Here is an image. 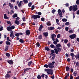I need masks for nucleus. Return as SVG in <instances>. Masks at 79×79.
<instances>
[{
    "instance_id": "f257e3e1",
    "label": "nucleus",
    "mask_w": 79,
    "mask_h": 79,
    "mask_svg": "<svg viewBox=\"0 0 79 79\" xmlns=\"http://www.w3.org/2000/svg\"><path fill=\"white\" fill-rule=\"evenodd\" d=\"M7 30L10 32V37H11L12 39H13V38L15 37V35H14V32L13 31H12V29H14L15 28V26H12L11 27H7Z\"/></svg>"
},
{
    "instance_id": "f03ea898",
    "label": "nucleus",
    "mask_w": 79,
    "mask_h": 79,
    "mask_svg": "<svg viewBox=\"0 0 79 79\" xmlns=\"http://www.w3.org/2000/svg\"><path fill=\"white\" fill-rule=\"evenodd\" d=\"M44 71H46L48 74H53V71L51 69H45Z\"/></svg>"
},
{
    "instance_id": "7ed1b4c3",
    "label": "nucleus",
    "mask_w": 79,
    "mask_h": 79,
    "mask_svg": "<svg viewBox=\"0 0 79 79\" xmlns=\"http://www.w3.org/2000/svg\"><path fill=\"white\" fill-rule=\"evenodd\" d=\"M32 18H34V19H37V18H40V16L38 15H32Z\"/></svg>"
},
{
    "instance_id": "20e7f679",
    "label": "nucleus",
    "mask_w": 79,
    "mask_h": 79,
    "mask_svg": "<svg viewBox=\"0 0 79 79\" xmlns=\"http://www.w3.org/2000/svg\"><path fill=\"white\" fill-rule=\"evenodd\" d=\"M76 35L73 34L70 35L69 36V37H70V39H74V38H76Z\"/></svg>"
},
{
    "instance_id": "39448f33",
    "label": "nucleus",
    "mask_w": 79,
    "mask_h": 79,
    "mask_svg": "<svg viewBox=\"0 0 79 79\" xmlns=\"http://www.w3.org/2000/svg\"><path fill=\"white\" fill-rule=\"evenodd\" d=\"M54 50H55V53L56 54H58V53L59 52V51L60 52L61 50V48H57L56 49H54Z\"/></svg>"
},
{
    "instance_id": "423d86ee",
    "label": "nucleus",
    "mask_w": 79,
    "mask_h": 79,
    "mask_svg": "<svg viewBox=\"0 0 79 79\" xmlns=\"http://www.w3.org/2000/svg\"><path fill=\"white\" fill-rule=\"evenodd\" d=\"M58 14H59L61 18H63V16H62V13H63V11H61L60 9H59L58 10Z\"/></svg>"
},
{
    "instance_id": "0eeeda50",
    "label": "nucleus",
    "mask_w": 79,
    "mask_h": 79,
    "mask_svg": "<svg viewBox=\"0 0 79 79\" xmlns=\"http://www.w3.org/2000/svg\"><path fill=\"white\" fill-rule=\"evenodd\" d=\"M73 11L74 12L77 10V5H75L73 6Z\"/></svg>"
},
{
    "instance_id": "6e6552de",
    "label": "nucleus",
    "mask_w": 79,
    "mask_h": 79,
    "mask_svg": "<svg viewBox=\"0 0 79 79\" xmlns=\"http://www.w3.org/2000/svg\"><path fill=\"white\" fill-rule=\"evenodd\" d=\"M48 67L50 69H52L54 68V66L53 64H52V63H50L48 64Z\"/></svg>"
},
{
    "instance_id": "1a4fd4ad",
    "label": "nucleus",
    "mask_w": 79,
    "mask_h": 79,
    "mask_svg": "<svg viewBox=\"0 0 79 79\" xmlns=\"http://www.w3.org/2000/svg\"><path fill=\"white\" fill-rule=\"evenodd\" d=\"M52 36V40L53 41L55 40V38L56 37V35L55 34H52L51 35Z\"/></svg>"
},
{
    "instance_id": "9d476101",
    "label": "nucleus",
    "mask_w": 79,
    "mask_h": 79,
    "mask_svg": "<svg viewBox=\"0 0 79 79\" xmlns=\"http://www.w3.org/2000/svg\"><path fill=\"white\" fill-rule=\"evenodd\" d=\"M9 5L11 10H12L13 8V5L11 3H9Z\"/></svg>"
},
{
    "instance_id": "9b49d317",
    "label": "nucleus",
    "mask_w": 79,
    "mask_h": 79,
    "mask_svg": "<svg viewBox=\"0 0 79 79\" xmlns=\"http://www.w3.org/2000/svg\"><path fill=\"white\" fill-rule=\"evenodd\" d=\"M5 78H6V79H8V78H10V77H11V75H10L7 73L6 76H5Z\"/></svg>"
},
{
    "instance_id": "f8f14e48",
    "label": "nucleus",
    "mask_w": 79,
    "mask_h": 79,
    "mask_svg": "<svg viewBox=\"0 0 79 79\" xmlns=\"http://www.w3.org/2000/svg\"><path fill=\"white\" fill-rule=\"evenodd\" d=\"M43 27H44V26H42V25H41L39 29V31H40V32H41V31H42V29Z\"/></svg>"
},
{
    "instance_id": "ddd939ff",
    "label": "nucleus",
    "mask_w": 79,
    "mask_h": 79,
    "mask_svg": "<svg viewBox=\"0 0 79 79\" xmlns=\"http://www.w3.org/2000/svg\"><path fill=\"white\" fill-rule=\"evenodd\" d=\"M70 56H72V60H74V56H75L74 55V53H71Z\"/></svg>"
},
{
    "instance_id": "4468645a",
    "label": "nucleus",
    "mask_w": 79,
    "mask_h": 79,
    "mask_svg": "<svg viewBox=\"0 0 79 79\" xmlns=\"http://www.w3.org/2000/svg\"><path fill=\"white\" fill-rule=\"evenodd\" d=\"M23 3V1H21L20 2L19 4H18L19 7H21V6H22V4Z\"/></svg>"
},
{
    "instance_id": "2eb2a0df",
    "label": "nucleus",
    "mask_w": 79,
    "mask_h": 79,
    "mask_svg": "<svg viewBox=\"0 0 79 79\" xmlns=\"http://www.w3.org/2000/svg\"><path fill=\"white\" fill-rule=\"evenodd\" d=\"M26 35H29L31 34L30 31L28 30L26 31Z\"/></svg>"
},
{
    "instance_id": "dca6fc26",
    "label": "nucleus",
    "mask_w": 79,
    "mask_h": 79,
    "mask_svg": "<svg viewBox=\"0 0 79 79\" xmlns=\"http://www.w3.org/2000/svg\"><path fill=\"white\" fill-rule=\"evenodd\" d=\"M7 62L10 64H13V61H12V60H9L7 61Z\"/></svg>"
},
{
    "instance_id": "f3484780",
    "label": "nucleus",
    "mask_w": 79,
    "mask_h": 79,
    "mask_svg": "<svg viewBox=\"0 0 79 79\" xmlns=\"http://www.w3.org/2000/svg\"><path fill=\"white\" fill-rule=\"evenodd\" d=\"M55 29V27H48V30H50V31H52V30H54Z\"/></svg>"
},
{
    "instance_id": "a211bd4d",
    "label": "nucleus",
    "mask_w": 79,
    "mask_h": 79,
    "mask_svg": "<svg viewBox=\"0 0 79 79\" xmlns=\"http://www.w3.org/2000/svg\"><path fill=\"white\" fill-rule=\"evenodd\" d=\"M4 19H9V18L8 17H7V16H6V14H4Z\"/></svg>"
},
{
    "instance_id": "6ab92c4d",
    "label": "nucleus",
    "mask_w": 79,
    "mask_h": 79,
    "mask_svg": "<svg viewBox=\"0 0 79 79\" xmlns=\"http://www.w3.org/2000/svg\"><path fill=\"white\" fill-rule=\"evenodd\" d=\"M56 47H58V48H60V47H61V45H60V44H58L56 45Z\"/></svg>"
},
{
    "instance_id": "aec40b11",
    "label": "nucleus",
    "mask_w": 79,
    "mask_h": 79,
    "mask_svg": "<svg viewBox=\"0 0 79 79\" xmlns=\"http://www.w3.org/2000/svg\"><path fill=\"white\" fill-rule=\"evenodd\" d=\"M15 24H17V25H19V22L18 20H16L15 22Z\"/></svg>"
},
{
    "instance_id": "412c9836",
    "label": "nucleus",
    "mask_w": 79,
    "mask_h": 79,
    "mask_svg": "<svg viewBox=\"0 0 79 79\" xmlns=\"http://www.w3.org/2000/svg\"><path fill=\"white\" fill-rule=\"evenodd\" d=\"M29 69H31V68H29L26 69H24V72H26V71H28V70Z\"/></svg>"
},
{
    "instance_id": "4be33fe9",
    "label": "nucleus",
    "mask_w": 79,
    "mask_h": 79,
    "mask_svg": "<svg viewBox=\"0 0 79 79\" xmlns=\"http://www.w3.org/2000/svg\"><path fill=\"white\" fill-rule=\"evenodd\" d=\"M6 56H7V57H10V54L8 53H6Z\"/></svg>"
},
{
    "instance_id": "5701e85b",
    "label": "nucleus",
    "mask_w": 79,
    "mask_h": 79,
    "mask_svg": "<svg viewBox=\"0 0 79 79\" xmlns=\"http://www.w3.org/2000/svg\"><path fill=\"white\" fill-rule=\"evenodd\" d=\"M32 61H30L29 62H28V66H31V64H32Z\"/></svg>"
},
{
    "instance_id": "b1692460",
    "label": "nucleus",
    "mask_w": 79,
    "mask_h": 79,
    "mask_svg": "<svg viewBox=\"0 0 79 79\" xmlns=\"http://www.w3.org/2000/svg\"><path fill=\"white\" fill-rule=\"evenodd\" d=\"M43 34L45 36H46V37H47L48 36V33L47 32H44L43 33Z\"/></svg>"
},
{
    "instance_id": "393cba45",
    "label": "nucleus",
    "mask_w": 79,
    "mask_h": 79,
    "mask_svg": "<svg viewBox=\"0 0 79 79\" xmlns=\"http://www.w3.org/2000/svg\"><path fill=\"white\" fill-rule=\"evenodd\" d=\"M45 50H47L48 52L50 51V49H49L48 47H45Z\"/></svg>"
},
{
    "instance_id": "a878e982",
    "label": "nucleus",
    "mask_w": 79,
    "mask_h": 79,
    "mask_svg": "<svg viewBox=\"0 0 79 79\" xmlns=\"http://www.w3.org/2000/svg\"><path fill=\"white\" fill-rule=\"evenodd\" d=\"M73 6H72L69 7V11H72L73 9Z\"/></svg>"
},
{
    "instance_id": "bb28decb",
    "label": "nucleus",
    "mask_w": 79,
    "mask_h": 79,
    "mask_svg": "<svg viewBox=\"0 0 79 79\" xmlns=\"http://www.w3.org/2000/svg\"><path fill=\"white\" fill-rule=\"evenodd\" d=\"M17 16H18L17 14H15L14 15H13L12 17L13 18H16V17H17Z\"/></svg>"
},
{
    "instance_id": "cd10ccee",
    "label": "nucleus",
    "mask_w": 79,
    "mask_h": 79,
    "mask_svg": "<svg viewBox=\"0 0 79 79\" xmlns=\"http://www.w3.org/2000/svg\"><path fill=\"white\" fill-rule=\"evenodd\" d=\"M36 45L38 47H40V44H39V42H38L36 44Z\"/></svg>"
},
{
    "instance_id": "c85d7f7f",
    "label": "nucleus",
    "mask_w": 79,
    "mask_h": 79,
    "mask_svg": "<svg viewBox=\"0 0 79 79\" xmlns=\"http://www.w3.org/2000/svg\"><path fill=\"white\" fill-rule=\"evenodd\" d=\"M23 1L24 3H28V1L27 0H23Z\"/></svg>"
},
{
    "instance_id": "c756f323",
    "label": "nucleus",
    "mask_w": 79,
    "mask_h": 79,
    "mask_svg": "<svg viewBox=\"0 0 79 79\" xmlns=\"http://www.w3.org/2000/svg\"><path fill=\"white\" fill-rule=\"evenodd\" d=\"M68 32L70 34H73V30H71L68 31Z\"/></svg>"
},
{
    "instance_id": "7c9ffc66",
    "label": "nucleus",
    "mask_w": 79,
    "mask_h": 79,
    "mask_svg": "<svg viewBox=\"0 0 79 79\" xmlns=\"http://www.w3.org/2000/svg\"><path fill=\"white\" fill-rule=\"evenodd\" d=\"M62 21L63 22H66V21H67V19H62Z\"/></svg>"
},
{
    "instance_id": "2f4dec72",
    "label": "nucleus",
    "mask_w": 79,
    "mask_h": 79,
    "mask_svg": "<svg viewBox=\"0 0 79 79\" xmlns=\"http://www.w3.org/2000/svg\"><path fill=\"white\" fill-rule=\"evenodd\" d=\"M46 24L47 25H48V26H50L51 25V23H50V22H48Z\"/></svg>"
},
{
    "instance_id": "473e14b6",
    "label": "nucleus",
    "mask_w": 79,
    "mask_h": 79,
    "mask_svg": "<svg viewBox=\"0 0 79 79\" xmlns=\"http://www.w3.org/2000/svg\"><path fill=\"white\" fill-rule=\"evenodd\" d=\"M44 68H48V65L45 64L44 65Z\"/></svg>"
},
{
    "instance_id": "72a5a7b5",
    "label": "nucleus",
    "mask_w": 79,
    "mask_h": 79,
    "mask_svg": "<svg viewBox=\"0 0 79 79\" xmlns=\"http://www.w3.org/2000/svg\"><path fill=\"white\" fill-rule=\"evenodd\" d=\"M6 45H10V44H11V43H10V42L8 41H7L6 42Z\"/></svg>"
},
{
    "instance_id": "f704fd0d",
    "label": "nucleus",
    "mask_w": 79,
    "mask_h": 79,
    "mask_svg": "<svg viewBox=\"0 0 79 79\" xmlns=\"http://www.w3.org/2000/svg\"><path fill=\"white\" fill-rule=\"evenodd\" d=\"M56 23L57 24H58L59 25L60 24V23H59V19H57L56 20Z\"/></svg>"
},
{
    "instance_id": "c9c22d12",
    "label": "nucleus",
    "mask_w": 79,
    "mask_h": 79,
    "mask_svg": "<svg viewBox=\"0 0 79 79\" xmlns=\"http://www.w3.org/2000/svg\"><path fill=\"white\" fill-rule=\"evenodd\" d=\"M50 47L52 48H55V46L53 44H51L50 45Z\"/></svg>"
},
{
    "instance_id": "e433bc0d",
    "label": "nucleus",
    "mask_w": 79,
    "mask_h": 79,
    "mask_svg": "<svg viewBox=\"0 0 79 79\" xmlns=\"http://www.w3.org/2000/svg\"><path fill=\"white\" fill-rule=\"evenodd\" d=\"M66 69L67 71H68L70 69L68 67H67L66 68Z\"/></svg>"
},
{
    "instance_id": "4c0bfd02",
    "label": "nucleus",
    "mask_w": 79,
    "mask_h": 79,
    "mask_svg": "<svg viewBox=\"0 0 79 79\" xmlns=\"http://www.w3.org/2000/svg\"><path fill=\"white\" fill-rule=\"evenodd\" d=\"M75 57H76V59H79V54H78L77 55H76V56H75Z\"/></svg>"
},
{
    "instance_id": "58836bf2",
    "label": "nucleus",
    "mask_w": 79,
    "mask_h": 79,
    "mask_svg": "<svg viewBox=\"0 0 79 79\" xmlns=\"http://www.w3.org/2000/svg\"><path fill=\"white\" fill-rule=\"evenodd\" d=\"M65 25L66 26H69V22H66L65 23Z\"/></svg>"
},
{
    "instance_id": "ea45409f",
    "label": "nucleus",
    "mask_w": 79,
    "mask_h": 79,
    "mask_svg": "<svg viewBox=\"0 0 79 79\" xmlns=\"http://www.w3.org/2000/svg\"><path fill=\"white\" fill-rule=\"evenodd\" d=\"M32 5V3L31 2H29L28 4V6H29V7H30V6H31Z\"/></svg>"
},
{
    "instance_id": "a19ab883",
    "label": "nucleus",
    "mask_w": 79,
    "mask_h": 79,
    "mask_svg": "<svg viewBox=\"0 0 79 79\" xmlns=\"http://www.w3.org/2000/svg\"><path fill=\"white\" fill-rule=\"evenodd\" d=\"M73 75L74 76H76L77 75V72H74L73 73Z\"/></svg>"
},
{
    "instance_id": "79ce46f5",
    "label": "nucleus",
    "mask_w": 79,
    "mask_h": 79,
    "mask_svg": "<svg viewBox=\"0 0 79 79\" xmlns=\"http://www.w3.org/2000/svg\"><path fill=\"white\" fill-rule=\"evenodd\" d=\"M37 78L38 79H41V76H40V75H38L37 76Z\"/></svg>"
},
{
    "instance_id": "37998d69",
    "label": "nucleus",
    "mask_w": 79,
    "mask_h": 79,
    "mask_svg": "<svg viewBox=\"0 0 79 79\" xmlns=\"http://www.w3.org/2000/svg\"><path fill=\"white\" fill-rule=\"evenodd\" d=\"M39 39H42V35H40L39 37Z\"/></svg>"
},
{
    "instance_id": "c03bdc74",
    "label": "nucleus",
    "mask_w": 79,
    "mask_h": 79,
    "mask_svg": "<svg viewBox=\"0 0 79 79\" xmlns=\"http://www.w3.org/2000/svg\"><path fill=\"white\" fill-rule=\"evenodd\" d=\"M19 42H21V43H23L24 41H23V40H22V39H20L19 40Z\"/></svg>"
},
{
    "instance_id": "a18cd8bd",
    "label": "nucleus",
    "mask_w": 79,
    "mask_h": 79,
    "mask_svg": "<svg viewBox=\"0 0 79 79\" xmlns=\"http://www.w3.org/2000/svg\"><path fill=\"white\" fill-rule=\"evenodd\" d=\"M53 44L55 45H57V44H58V42H57L56 41H54L53 42Z\"/></svg>"
},
{
    "instance_id": "49530a36",
    "label": "nucleus",
    "mask_w": 79,
    "mask_h": 79,
    "mask_svg": "<svg viewBox=\"0 0 79 79\" xmlns=\"http://www.w3.org/2000/svg\"><path fill=\"white\" fill-rule=\"evenodd\" d=\"M51 54H53V53H55V51L53 50H51Z\"/></svg>"
},
{
    "instance_id": "de8ad7c7",
    "label": "nucleus",
    "mask_w": 79,
    "mask_h": 79,
    "mask_svg": "<svg viewBox=\"0 0 79 79\" xmlns=\"http://www.w3.org/2000/svg\"><path fill=\"white\" fill-rule=\"evenodd\" d=\"M57 37L58 38H60L61 37V35H60V34H58L57 35Z\"/></svg>"
},
{
    "instance_id": "09e8293b",
    "label": "nucleus",
    "mask_w": 79,
    "mask_h": 79,
    "mask_svg": "<svg viewBox=\"0 0 79 79\" xmlns=\"http://www.w3.org/2000/svg\"><path fill=\"white\" fill-rule=\"evenodd\" d=\"M15 35L16 37H19V33H16L15 34Z\"/></svg>"
},
{
    "instance_id": "8fccbe9b",
    "label": "nucleus",
    "mask_w": 79,
    "mask_h": 79,
    "mask_svg": "<svg viewBox=\"0 0 79 79\" xmlns=\"http://www.w3.org/2000/svg\"><path fill=\"white\" fill-rule=\"evenodd\" d=\"M76 65L77 66L79 67V62H77L76 63Z\"/></svg>"
},
{
    "instance_id": "3c124183",
    "label": "nucleus",
    "mask_w": 79,
    "mask_h": 79,
    "mask_svg": "<svg viewBox=\"0 0 79 79\" xmlns=\"http://www.w3.org/2000/svg\"><path fill=\"white\" fill-rule=\"evenodd\" d=\"M68 40H64V42L65 44H67V43L68 42Z\"/></svg>"
},
{
    "instance_id": "603ef678",
    "label": "nucleus",
    "mask_w": 79,
    "mask_h": 79,
    "mask_svg": "<svg viewBox=\"0 0 79 79\" xmlns=\"http://www.w3.org/2000/svg\"><path fill=\"white\" fill-rule=\"evenodd\" d=\"M55 11H56V10H55L53 9L52 10V13L53 14H54V13H55Z\"/></svg>"
},
{
    "instance_id": "864d4df0",
    "label": "nucleus",
    "mask_w": 79,
    "mask_h": 79,
    "mask_svg": "<svg viewBox=\"0 0 79 79\" xmlns=\"http://www.w3.org/2000/svg\"><path fill=\"white\" fill-rule=\"evenodd\" d=\"M14 13V11L13 10H11L10 13V15H12L13 13Z\"/></svg>"
},
{
    "instance_id": "5fc2aeb1",
    "label": "nucleus",
    "mask_w": 79,
    "mask_h": 79,
    "mask_svg": "<svg viewBox=\"0 0 79 79\" xmlns=\"http://www.w3.org/2000/svg\"><path fill=\"white\" fill-rule=\"evenodd\" d=\"M34 9V5H33L31 6V10H33Z\"/></svg>"
},
{
    "instance_id": "6e6d98bb",
    "label": "nucleus",
    "mask_w": 79,
    "mask_h": 79,
    "mask_svg": "<svg viewBox=\"0 0 79 79\" xmlns=\"http://www.w3.org/2000/svg\"><path fill=\"white\" fill-rule=\"evenodd\" d=\"M69 29V27H67L65 28V30H66V31H68Z\"/></svg>"
},
{
    "instance_id": "4d7b16f0",
    "label": "nucleus",
    "mask_w": 79,
    "mask_h": 79,
    "mask_svg": "<svg viewBox=\"0 0 79 79\" xmlns=\"http://www.w3.org/2000/svg\"><path fill=\"white\" fill-rule=\"evenodd\" d=\"M76 3L77 5H78V4L79 3V0H77L76 1Z\"/></svg>"
},
{
    "instance_id": "13d9d810",
    "label": "nucleus",
    "mask_w": 79,
    "mask_h": 79,
    "mask_svg": "<svg viewBox=\"0 0 79 79\" xmlns=\"http://www.w3.org/2000/svg\"><path fill=\"white\" fill-rule=\"evenodd\" d=\"M7 24H11V22L9 21H7Z\"/></svg>"
},
{
    "instance_id": "bf43d9fd",
    "label": "nucleus",
    "mask_w": 79,
    "mask_h": 79,
    "mask_svg": "<svg viewBox=\"0 0 79 79\" xmlns=\"http://www.w3.org/2000/svg\"><path fill=\"white\" fill-rule=\"evenodd\" d=\"M8 46H7L6 47H5V50H6V51L8 49Z\"/></svg>"
},
{
    "instance_id": "052dcab7",
    "label": "nucleus",
    "mask_w": 79,
    "mask_h": 79,
    "mask_svg": "<svg viewBox=\"0 0 79 79\" xmlns=\"http://www.w3.org/2000/svg\"><path fill=\"white\" fill-rule=\"evenodd\" d=\"M23 20V21H26V18L25 17H23V18H22Z\"/></svg>"
},
{
    "instance_id": "680f3d73",
    "label": "nucleus",
    "mask_w": 79,
    "mask_h": 79,
    "mask_svg": "<svg viewBox=\"0 0 79 79\" xmlns=\"http://www.w3.org/2000/svg\"><path fill=\"white\" fill-rule=\"evenodd\" d=\"M41 19L42 21H45V19L44 18H42Z\"/></svg>"
},
{
    "instance_id": "e2e57ef3",
    "label": "nucleus",
    "mask_w": 79,
    "mask_h": 79,
    "mask_svg": "<svg viewBox=\"0 0 79 79\" xmlns=\"http://www.w3.org/2000/svg\"><path fill=\"white\" fill-rule=\"evenodd\" d=\"M38 15H42V13L40 12H39L38 13Z\"/></svg>"
},
{
    "instance_id": "0e129e2a",
    "label": "nucleus",
    "mask_w": 79,
    "mask_h": 79,
    "mask_svg": "<svg viewBox=\"0 0 79 79\" xmlns=\"http://www.w3.org/2000/svg\"><path fill=\"white\" fill-rule=\"evenodd\" d=\"M3 30V27H1V28H0V31H2Z\"/></svg>"
},
{
    "instance_id": "69168bd1",
    "label": "nucleus",
    "mask_w": 79,
    "mask_h": 79,
    "mask_svg": "<svg viewBox=\"0 0 79 79\" xmlns=\"http://www.w3.org/2000/svg\"><path fill=\"white\" fill-rule=\"evenodd\" d=\"M7 40L8 41H10V42H11V41L9 39V37H7Z\"/></svg>"
},
{
    "instance_id": "338daca9",
    "label": "nucleus",
    "mask_w": 79,
    "mask_h": 79,
    "mask_svg": "<svg viewBox=\"0 0 79 79\" xmlns=\"http://www.w3.org/2000/svg\"><path fill=\"white\" fill-rule=\"evenodd\" d=\"M52 56H53V57H54V58H55V54H53L52 55Z\"/></svg>"
},
{
    "instance_id": "774afa93",
    "label": "nucleus",
    "mask_w": 79,
    "mask_h": 79,
    "mask_svg": "<svg viewBox=\"0 0 79 79\" xmlns=\"http://www.w3.org/2000/svg\"><path fill=\"white\" fill-rule=\"evenodd\" d=\"M77 15H79V10L77 11Z\"/></svg>"
}]
</instances>
